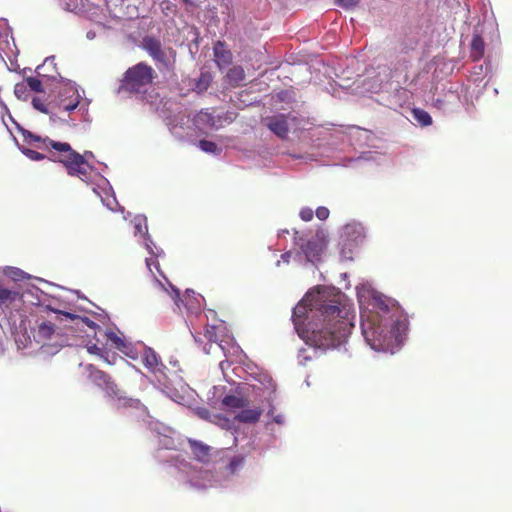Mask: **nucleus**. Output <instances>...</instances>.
I'll use <instances>...</instances> for the list:
<instances>
[{
  "instance_id": "13",
  "label": "nucleus",
  "mask_w": 512,
  "mask_h": 512,
  "mask_svg": "<svg viewBox=\"0 0 512 512\" xmlns=\"http://www.w3.org/2000/svg\"><path fill=\"white\" fill-rule=\"evenodd\" d=\"M132 223L134 226V236L139 238L138 241L145 247L151 257H160L163 254V250L158 248L151 240L148 234L146 216L137 215L134 217ZM146 266L150 272H152V267H155V269L160 272L158 262L152 258H146Z\"/></svg>"
},
{
  "instance_id": "6",
  "label": "nucleus",
  "mask_w": 512,
  "mask_h": 512,
  "mask_svg": "<svg viewBox=\"0 0 512 512\" xmlns=\"http://www.w3.org/2000/svg\"><path fill=\"white\" fill-rule=\"evenodd\" d=\"M135 352L137 358L140 357L145 368L149 371V379L157 389L180 405H190L193 402L195 391L185 384L181 378L171 379L166 373V367L153 349L140 345V350L135 347Z\"/></svg>"
},
{
  "instance_id": "50",
  "label": "nucleus",
  "mask_w": 512,
  "mask_h": 512,
  "mask_svg": "<svg viewBox=\"0 0 512 512\" xmlns=\"http://www.w3.org/2000/svg\"><path fill=\"white\" fill-rule=\"evenodd\" d=\"M480 69H482V65L479 66V69H477V72H480Z\"/></svg>"
},
{
  "instance_id": "29",
  "label": "nucleus",
  "mask_w": 512,
  "mask_h": 512,
  "mask_svg": "<svg viewBox=\"0 0 512 512\" xmlns=\"http://www.w3.org/2000/svg\"><path fill=\"white\" fill-rule=\"evenodd\" d=\"M222 403L229 408H244L249 405L250 401L236 395H227L224 397Z\"/></svg>"
},
{
  "instance_id": "11",
  "label": "nucleus",
  "mask_w": 512,
  "mask_h": 512,
  "mask_svg": "<svg viewBox=\"0 0 512 512\" xmlns=\"http://www.w3.org/2000/svg\"><path fill=\"white\" fill-rule=\"evenodd\" d=\"M154 74L152 67L144 63H138L129 68L125 73L120 91L132 93L145 92L147 87L152 83Z\"/></svg>"
},
{
  "instance_id": "1",
  "label": "nucleus",
  "mask_w": 512,
  "mask_h": 512,
  "mask_svg": "<svg viewBox=\"0 0 512 512\" xmlns=\"http://www.w3.org/2000/svg\"><path fill=\"white\" fill-rule=\"evenodd\" d=\"M354 309L334 287H315L295 306L292 321L298 336L308 345L298 353L305 365L318 350L324 352L346 343L354 326Z\"/></svg>"
},
{
  "instance_id": "26",
  "label": "nucleus",
  "mask_w": 512,
  "mask_h": 512,
  "mask_svg": "<svg viewBox=\"0 0 512 512\" xmlns=\"http://www.w3.org/2000/svg\"><path fill=\"white\" fill-rule=\"evenodd\" d=\"M214 57L219 67L227 66L232 60V54L229 50L225 49L222 42L218 41L214 46Z\"/></svg>"
},
{
  "instance_id": "24",
  "label": "nucleus",
  "mask_w": 512,
  "mask_h": 512,
  "mask_svg": "<svg viewBox=\"0 0 512 512\" xmlns=\"http://www.w3.org/2000/svg\"><path fill=\"white\" fill-rule=\"evenodd\" d=\"M410 98V92L403 87H399L396 89L395 93L387 100L386 105L393 109L398 107L401 108L410 102Z\"/></svg>"
},
{
  "instance_id": "16",
  "label": "nucleus",
  "mask_w": 512,
  "mask_h": 512,
  "mask_svg": "<svg viewBox=\"0 0 512 512\" xmlns=\"http://www.w3.org/2000/svg\"><path fill=\"white\" fill-rule=\"evenodd\" d=\"M143 47L156 62L165 67L169 65V57L174 54L171 48H163L161 42L153 37H145Z\"/></svg>"
},
{
  "instance_id": "44",
  "label": "nucleus",
  "mask_w": 512,
  "mask_h": 512,
  "mask_svg": "<svg viewBox=\"0 0 512 512\" xmlns=\"http://www.w3.org/2000/svg\"><path fill=\"white\" fill-rule=\"evenodd\" d=\"M294 255H295V253L293 254L292 251H287V252L283 253L281 255V260L277 261L276 266H280L281 261H283L284 263H289L290 262V258L292 256L294 257Z\"/></svg>"
},
{
  "instance_id": "2",
  "label": "nucleus",
  "mask_w": 512,
  "mask_h": 512,
  "mask_svg": "<svg viewBox=\"0 0 512 512\" xmlns=\"http://www.w3.org/2000/svg\"><path fill=\"white\" fill-rule=\"evenodd\" d=\"M360 308V327L366 343L377 352L394 354L407 336L405 313L390 298L377 292L370 283L356 286Z\"/></svg>"
},
{
  "instance_id": "40",
  "label": "nucleus",
  "mask_w": 512,
  "mask_h": 512,
  "mask_svg": "<svg viewBox=\"0 0 512 512\" xmlns=\"http://www.w3.org/2000/svg\"><path fill=\"white\" fill-rule=\"evenodd\" d=\"M5 274L12 278L13 280L15 281H18L22 278H24L25 276V273L19 269V268H15V267H9L6 271H5Z\"/></svg>"
},
{
  "instance_id": "37",
  "label": "nucleus",
  "mask_w": 512,
  "mask_h": 512,
  "mask_svg": "<svg viewBox=\"0 0 512 512\" xmlns=\"http://www.w3.org/2000/svg\"><path fill=\"white\" fill-rule=\"evenodd\" d=\"M87 351L90 354H95V355L99 356L101 359H103L107 363L112 364V362L109 361L107 358L108 353L106 351H104L101 347H99L97 344L87 345Z\"/></svg>"
},
{
  "instance_id": "43",
  "label": "nucleus",
  "mask_w": 512,
  "mask_h": 512,
  "mask_svg": "<svg viewBox=\"0 0 512 512\" xmlns=\"http://www.w3.org/2000/svg\"><path fill=\"white\" fill-rule=\"evenodd\" d=\"M359 0H336V3L346 9L352 8L358 4Z\"/></svg>"
},
{
  "instance_id": "9",
  "label": "nucleus",
  "mask_w": 512,
  "mask_h": 512,
  "mask_svg": "<svg viewBox=\"0 0 512 512\" xmlns=\"http://www.w3.org/2000/svg\"><path fill=\"white\" fill-rule=\"evenodd\" d=\"M205 337L210 342L217 343V346L222 350L224 356L228 358H235L240 359V355L242 353V350L239 345H237L233 338L229 335L227 329L225 326L218 325H211L207 326L205 329ZM228 363L227 361H221L219 366L222 371L225 370V365Z\"/></svg>"
},
{
  "instance_id": "3",
  "label": "nucleus",
  "mask_w": 512,
  "mask_h": 512,
  "mask_svg": "<svg viewBox=\"0 0 512 512\" xmlns=\"http://www.w3.org/2000/svg\"><path fill=\"white\" fill-rule=\"evenodd\" d=\"M193 459L181 455L171 458L172 466L178 471L179 481L190 488L204 490L213 487L229 486L242 470L245 456L234 454L229 449L215 462L210 461V447L200 441L189 440Z\"/></svg>"
},
{
  "instance_id": "14",
  "label": "nucleus",
  "mask_w": 512,
  "mask_h": 512,
  "mask_svg": "<svg viewBox=\"0 0 512 512\" xmlns=\"http://www.w3.org/2000/svg\"><path fill=\"white\" fill-rule=\"evenodd\" d=\"M294 244L299 247V251L294 255V261L299 264H316L320 261L324 249V243L318 237L305 239L303 236H295Z\"/></svg>"
},
{
  "instance_id": "8",
  "label": "nucleus",
  "mask_w": 512,
  "mask_h": 512,
  "mask_svg": "<svg viewBox=\"0 0 512 512\" xmlns=\"http://www.w3.org/2000/svg\"><path fill=\"white\" fill-rule=\"evenodd\" d=\"M84 371L87 375V378L92 381L95 385L100 387L105 391V393L111 397L114 401V405L117 408L121 407H135L138 408L140 405L139 400L127 398L120 394V391L117 389L116 384L111 381L108 374L105 372L98 370L92 364H87L84 367Z\"/></svg>"
},
{
  "instance_id": "45",
  "label": "nucleus",
  "mask_w": 512,
  "mask_h": 512,
  "mask_svg": "<svg viewBox=\"0 0 512 512\" xmlns=\"http://www.w3.org/2000/svg\"><path fill=\"white\" fill-rule=\"evenodd\" d=\"M274 421L277 423V424H283L284 423V416L279 414L277 416L274 417Z\"/></svg>"
},
{
  "instance_id": "31",
  "label": "nucleus",
  "mask_w": 512,
  "mask_h": 512,
  "mask_svg": "<svg viewBox=\"0 0 512 512\" xmlns=\"http://www.w3.org/2000/svg\"><path fill=\"white\" fill-rule=\"evenodd\" d=\"M413 119L421 126H429L432 124V118L425 110L414 108L412 110Z\"/></svg>"
},
{
  "instance_id": "42",
  "label": "nucleus",
  "mask_w": 512,
  "mask_h": 512,
  "mask_svg": "<svg viewBox=\"0 0 512 512\" xmlns=\"http://www.w3.org/2000/svg\"><path fill=\"white\" fill-rule=\"evenodd\" d=\"M316 216L319 220H326L329 217V210L326 207H318L316 209Z\"/></svg>"
},
{
  "instance_id": "33",
  "label": "nucleus",
  "mask_w": 512,
  "mask_h": 512,
  "mask_svg": "<svg viewBox=\"0 0 512 512\" xmlns=\"http://www.w3.org/2000/svg\"><path fill=\"white\" fill-rule=\"evenodd\" d=\"M211 81H212V76L210 73H207V72L201 73L196 84H195L196 91L198 93L204 92L210 86Z\"/></svg>"
},
{
  "instance_id": "48",
  "label": "nucleus",
  "mask_w": 512,
  "mask_h": 512,
  "mask_svg": "<svg viewBox=\"0 0 512 512\" xmlns=\"http://www.w3.org/2000/svg\"><path fill=\"white\" fill-rule=\"evenodd\" d=\"M204 351L208 354L210 353V349H207L206 347L204 348Z\"/></svg>"
},
{
  "instance_id": "46",
  "label": "nucleus",
  "mask_w": 512,
  "mask_h": 512,
  "mask_svg": "<svg viewBox=\"0 0 512 512\" xmlns=\"http://www.w3.org/2000/svg\"><path fill=\"white\" fill-rule=\"evenodd\" d=\"M86 36L88 39H94L96 35H95V32L88 31Z\"/></svg>"
},
{
  "instance_id": "18",
  "label": "nucleus",
  "mask_w": 512,
  "mask_h": 512,
  "mask_svg": "<svg viewBox=\"0 0 512 512\" xmlns=\"http://www.w3.org/2000/svg\"><path fill=\"white\" fill-rule=\"evenodd\" d=\"M34 340L42 344V347H55V351H58L61 347V344H57L54 339L58 337V333L56 332L54 324L50 322H42L37 330L33 333Z\"/></svg>"
},
{
  "instance_id": "20",
  "label": "nucleus",
  "mask_w": 512,
  "mask_h": 512,
  "mask_svg": "<svg viewBox=\"0 0 512 512\" xmlns=\"http://www.w3.org/2000/svg\"><path fill=\"white\" fill-rule=\"evenodd\" d=\"M373 73H369V76L362 81L363 91L367 93H378L382 91L384 85H386L390 79V72L386 66L379 67L377 76H373Z\"/></svg>"
},
{
  "instance_id": "12",
  "label": "nucleus",
  "mask_w": 512,
  "mask_h": 512,
  "mask_svg": "<svg viewBox=\"0 0 512 512\" xmlns=\"http://www.w3.org/2000/svg\"><path fill=\"white\" fill-rule=\"evenodd\" d=\"M366 238L364 226L359 222H350L344 225L340 234V254L345 260H351L353 251L360 246Z\"/></svg>"
},
{
  "instance_id": "15",
  "label": "nucleus",
  "mask_w": 512,
  "mask_h": 512,
  "mask_svg": "<svg viewBox=\"0 0 512 512\" xmlns=\"http://www.w3.org/2000/svg\"><path fill=\"white\" fill-rule=\"evenodd\" d=\"M234 119L233 113H226L224 116H214L208 110H202L193 118V123L199 130L219 129L224 122L230 123Z\"/></svg>"
},
{
  "instance_id": "22",
  "label": "nucleus",
  "mask_w": 512,
  "mask_h": 512,
  "mask_svg": "<svg viewBox=\"0 0 512 512\" xmlns=\"http://www.w3.org/2000/svg\"><path fill=\"white\" fill-rule=\"evenodd\" d=\"M197 393L195 392V398L193 402L190 405H185L186 407L190 408L192 412L198 416L200 419L207 420L209 422H215L222 428H229L230 421L227 418H223L217 415H211L208 409L204 407H198L195 406L197 403Z\"/></svg>"
},
{
  "instance_id": "28",
  "label": "nucleus",
  "mask_w": 512,
  "mask_h": 512,
  "mask_svg": "<svg viewBox=\"0 0 512 512\" xmlns=\"http://www.w3.org/2000/svg\"><path fill=\"white\" fill-rule=\"evenodd\" d=\"M15 124L17 126V129L21 132V134H22V136L24 138V141L27 142L28 144H31L33 142H39V143H41V145L38 146L39 148H44V149L52 148L49 143H46V144L44 143L45 138H42V137L37 136V135H34L30 131L25 130L24 128H22L19 124H17V123H15ZM46 139H49V138L46 137Z\"/></svg>"
},
{
  "instance_id": "39",
  "label": "nucleus",
  "mask_w": 512,
  "mask_h": 512,
  "mask_svg": "<svg viewBox=\"0 0 512 512\" xmlns=\"http://www.w3.org/2000/svg\"><path fill=\"white\" fill-rule=\"evenodd\" d=\"M26 85L34 92H42V84L37 77H28L26 79Z\"/></svg>"
},
{
  "instance_id": "32",
  "label": "nucleus",
  "mask_w": 512,
  "mask_h": 512,
  "mask_svg": "<svg viewBox=\"0 0 512 512\" xmlns=\"http://www.w3.org/2000/svg\"><path fill=\"white\" fill-rule=\"evenodd\" d=\"M262 386H264L263 397L267 401H270L272 398V395L275 392V385H274L272 379L268 376H265V382H262L260 386H254V390H262Z\"/></svg>"
},
{
  "instance_id": "19",
  "label": "nucleus",
  "mask_w": 512,
  "mask_h": 512,
  "mask_svg": "<svg viewBox=\"0 0 512 512\" xmlns=\"http://www.w3.org/2000/svg\"><path fill=\"white\" fill-rule=\"evenodd\" d=\"M294 117L290 115L278 114L267 117L264 120L265 126L280 139H286L289 132L290 121Z\"/></svg>"
},
{
  "instance_id": "23",
  "label": "nucleus",
  "mask_w": 512,
  "mask_h": 512,
  "mask_svg": "<svg viewBox=\"0 0 512 512\" xmlns=\"http://www.w3.org/2000/svg\"><path fill=\"white\" fill-rule=\"evenodd\" d=\"M189 119L183 114L175 116L173 119H170L167 122V126L169 127L170 132L175 136V138L182 140L186 135V125L188 124Z\"/></svg>"
},
{
  "instance_id": "27",
  "label": "nucleus",
  "mask_w": 512,
  "mask_h": 512,
  "mask_svg": "<svg viewBox=\"0 0 512 512\" xmlns=\"http://www.w3.org/2000/svg\"><path fill=\"white\" fill-rule=\"evenodd\" d=\"M485 43L480 35L475 34L471 42L470 56L474 61L480 60L484 56Z\"/></svg>"
},
{
  "instance_id": "5",
  "label": "nucleus",
  "mask_w": 512,
  "mask_h": 512,
  "mask_svg": "<svg viewBox=\"0 0 512 512\" xmlns=\"http://www.w3.org/2000/svg\"><path fill=\"white\" fill-rule=\"evenodd\" d=\"M60 79L61 84L54 99L45 105L34 98L32 101L34 108L49 114L52 122L69 127H77L89 122V100H82L74 82L62 77Z\"/></svg>"
},
{
  "instance_id": "36",
  "label": "nucleus",
  "mask_w": 512,
  "mask_h": 512,
  "mask_svg": "<svg viewBox=\"0 0 512 512\" xmlns=\"http://www.w3.org/2000/svg\"><path fill=\"white\" fill-rule=\"evenodd\" d=\"M16 144L18 146V148L20 149V151L26 156L28 157L30 160H33V161H40V160H43L45 158V156L35 150H32V149H29V148H25L24 146H20L18 144V142L16 141Z\"/></svg>"
},
{
  "instance_id": "10",
  "label": "nucleus",
  "mask_w": 512,
  "mask_h": 512,
  "mask_svg": "<svg viewBox=\"0 0 512 512\" xmlns=\"http://www.w3.org/2000/svg\"><path fill=\"white\" fill-rule=\"evenodd\" d=\"M167 283V286L160 280L155 278V284L165 291L174 300L176 307L182 312V307L185 308L187 314L197 316L202 309V302L204 298L200 294H196L193 290L187 289L183 298H180L179 290L175 288L167 278L161 274Z\"/></svg>"
},
{
  "instance_id": "49",
  "label": "nucleus",
  "mask_w": 512,
  "mask_h": 512,
  "mask_svg": "<svg viewBox=\"0 0 512 512\" xmlns=\"http://www.w3.org/2000/svg\"><path fill=\"white\" fill-rule=\"evenodd\" d=\"M171 364H173L174 366L177 365V361H170Z\"/></svg>"
},
{
  "instance_id": "17",
  "label": "nucleus",
  "mask_w": 512,
  "mask_h": 512,
  "mask_svg": "<svg viewBox=\"0 0 512 512\" xmlns=\"http://www.w3.org/2000/svg\"><path fill=\"white\" fill-rule=\"evenodd\" d=\"M150 429L152 433H154L155 441L157 442L159 448L168 450L176 448V432L173 431L171 428L156 422L151 424Z\"/></svg>"
},
{
  "instance_id": "25",
  "label": "nucleus",
  "mask_w": 512,
  "mask_h": 512,
  "mask_svg": "<svg viewBox=\"0 0 512 512\" xmlns=\"http://www.w3.org/2000/svg\"><path fill=\"white\" fill-rule=\"evenodd\" d=\"M242 410L235 416V418L242 423H256L262 412L263 409L260 407L255 408H241Z\"/></svg>"
},
{
  "instance_id": "7",
  "label": "nucleus",
  "mask_w": 512,
  "mask_h": 512,
  "mask_svg": "<svg viewBox=\"0 0 512 512\" xmlns=\"http://www.w3.org/2000/svg\"><path fill=\"white\" fill-rule=\"evenodd\" d=\"M22 298H26L27 301H29L31 304L43 306L45 307V309L49 311L58 314H63L66 318L75 321L77 326L86 325L92 330H96L97 328L99 330V333L102 332L100 327L89 318L80 317L78 315L71 314L68 312H62L57 307H54L48 300L47 294L43 293L37 288L33 290H28L25 293L20 294L19 291L17 290L8 289L3 285H0V310L2 312L5 313L9 309L18 308L21 302L23 301Z\"/></svg>"
},
{
  "instance_id": "34",
  "label": "nucleus",
  "mask_w": 512,
  "mask_h": 512,
  "mask_svg": "<svg viewBox=\"0 0 512 512\" xmlns=\"http://www.w3.org/2000/svg\"><path fill=\"white\" fill-rule=\"evenodd\" d=\"M50 69H55V57H47L42 65H39L36 68V73L40 77H46V74L42 73V70L50 71ZM47 77L54 78V75H47Z\"/></svg>"
},
{
  "instance_id": "4",
  "label": "nucleus",
  "mask_w": 512,
  "mask_h": 512,
  "mask_svg": "<svg viewBox=\"0 0 512 512\" xmlns=\"http://www.w3.org/2000/svg\"><path fill=\"white\" fill-rule=\"evenodd\" d=\"M44 143H49L52 149L58 153L55 161L62 163L70 176H76L91 186L93 192L108 209L111 211L116 210L118 202L109 181L87 162L88 158L93 157L91 151H85L81 155L66 142L45 139Z\"/></svg>"
},
{
  "instance_id": "47",
  "label": "nucleus",
  "mask_w": 512,
  "mask_h": 512,
  "mask_svg": "<svg viewBox=\"0 0 512 512\" xmlns=\"http://www.w3.org/2000/svg\"><path fill=\"white\" fill-rule=\"evenodd\" d=\"M61 5L65 6L67 10H71L69 4L66 2V0H61Z\"/></svg>"
},
{
  "instance_id": "38",
  "label": "nucleus",
  "mask_w": 512,
  "mask_h": 512,
  "mask_svg": "<svg viewBox=\"0 0 512 512\" xmlns=\"http://www.w3.org/2000/svg\"><path fill=\"white\" fill-rule=\"evenodd\" d=\"M14 94L18 99L25 100L28 96V88L26 83H17L14 87Z\"/></svg>"
},
{
  "instance_id": "30",
  "label": "nucleus",
  "mask_w": 512,
  "mask_h": 512,
  "mask_svg": "<svg viewBox=\"0 0 512 512\" xmlns=\"http://www.w3.org/2000/svg\"><path fill=\"white\" fill-rule=\"evenodd\" d=\"M227 78L233 86H237L245 79V71L241 66H234L227 72Z\"/></svg>"
},
{
  "instance_id": "35",
  "label": "nucleus",
  "mask_w": 512,
  "mask_h": 512,
  "mask_svg": "<svg viewBox=\"0 0 512 512\" xmlns=\"http://www.w3.org/2000/svg\"><path fill=\"white\" fill-rule=\"evenodd\" d=\"M198 146L203 152L213 154V155H219L222 151V149L219 148L216 145V143H214L212 141H208V140L199 141Z\"/></svg>"
},
{
  "instance_id": "41",
  "label": "nucleus",
  "mask_w": 512,
  "mask_h": 512,
  "mask_svg": "<svg viewBox=\"0 0 512 512\" xmlns=\"http://www.w3.org/2000/svg\"><path fill=\"white\" fill-rule=\"evenodd\" d=\"M299 215L303 221H310L313 218V210L308 207H304L300 210Z\"/></svg>"
},
{
  "instance_id": "21",
  "label": "nucleus",
  "mask_w": 512,
  "mask_h": 512,
  "mask_svg": "<svg viewBox=\"0 0 512 512\" xmlns=\"http://www.w3.org/2000/svg\"><path fill=\"white\" fill-rule=\"evenodd\" d=\"M103 337L106 338L108 342H110L111 346L124 353L126 356L137 359V353L135 352V347L127 342L123 337L119 336L117 333L108 330L103 332Z\"/></svg>"
},
{
  "instance_id": "51",
  "label": "nucleus",
  "mask_w": 512,
  "mask_h": 512,
  "mask_svg": "<svg viewBox=\"0 0 512 512\" xmlns=\"http://www.w3.org/2000/svg\"><path fill=\"white\" fill-rule=\"evenodd\" d=\"M480 69H482V65L479 66V69H477V72H480Z\"/></svg>"
}]
</instances>
